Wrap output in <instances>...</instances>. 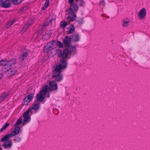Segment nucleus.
Wrapping results in <instances>:
<instances>
[{"instance_id": "1", "label": "nucleus", "mask_w": 150, "mask_h": 150, "mask_svg": "<svg viewBox=\"0 0 150 150\" xmlns=\"http://www.w3.org/2000/svg\"><path fill=\"white\" fill-rule=\"evenodd\" d=\"M48 89V86L47 85H45L42 88V91L38 93L36 96L37 99L35 101L36 103H37L38 101L40 102H42L44 100L45 96L44 94L47 92ZM40 103H37L34 104L32 107L30 108L32 109L33 110H38L40 108Z\"/></svg>"}, {"instance_id": "2", "label": "nucleus", "mask_w": 150, "mask_h": 150, "mask_svg": "<svg viewBox=\"0 0 150 150\" xmlns=\"http://www.w3.org/2000/svg\"><path fill=\"white\" fill-rule=\"evenodd\" d=\"M79 7L76 3L71 4L69 9L68 10L67 19L69 21H74L76 18V13L78 10Z\"/></svg>"}, {"instance_id": "3", "label": "nucleus", "mask_w": 150, "mask_h": 150, "mask_svg": "<svg viewBox=\"0 0 150 150\" xmlns=\"http://www.w3.org/2000/svg\"><path fill=\"white\" fill-rule=\"evenodd\" d=\"M62 71L56 68L52 71V76L55 81L59 82L63 79V75L61 74Z\"/></svg>"}, {"instance_id": "4", "label": "nucleus", "mask_w": 150, "mask_h": 150, "mask_svg": "<svg viewBox=\"0 0 150 150\" xmlns=\"http://www.w3.org/2000/svg\"><path fill=\"white\" fill-rule=\"evenodd\" d=\"M16 60L15 59H12L5 63L2 68V70L4 72H6L10 70L16 64Z\"/></svg>"}, {"instance_id": "5", "label": "nucleus", "mask_w": 150, "mask_h": 150, "mask_svg": "<svg viewBox=\"0 0 150 150\" xmlns=\"http://www.w3.org/2000/svg\"><path fill=\"white\" fill-rule=\"evenodd\" d=\"M20 128L18 126H16L11 132L10 134L6 135L2 138L1 141H7L10 138L13 137L17 134L19 132Z\"/></svg>"}, {"instance_id": "6", "label": "nucleus", "mask_w": 150, "mask_h": 150, "mask_svg": "<svg viewBox=\"0 0 150 150\" xmlns=\"http://www.w3.org/2000/svg\"><path fill=\"white\" fill-rule=\"evenodd\" d=\"M146 13V9L144 8H143L139 12L138 14V17L140 19L142 20L145 18Z\"/></svg>"}, {"instance_id": "7", "label": "nucleus", "mask_w": 150, "mask_h": 150, "mask_svg": "<svg viewBox=\"0 0 150 150\" xmlns=\"http://www.w3.org/2000/svg\"><path fill=\"white\" fill-rule=\"evenodd\" d=\"M34 94L33 93L27 96L23 100L22 104L23 105H28V103L30 101L33 99Z\"/></svg>"}, {"instance_id": "8", "label": "nucleus", "mask_w": 150, "mask_h": 150, "mask_svg": "<svg viewBox=\"0 0 150 150\" xmlns=\"http://www.w3.org/2000/svg\"><path fill=\"white\" fill-rule=\"evenodd\" d=\"M66 49L69 51V53L71 55H74L76 52V45H75L74 46H68Z\"/></svg>"}, {"instance_id": "9", "label": "nucleus", "mask_w": 150, "mask_h": 150, "mask_svg": "<svg viewBox=\"0 0 150 150\" xmlns=\"http://www.w3.org/2000/svg\"><path fill=\"white\" fill-rule=\"evenodd\" d=\"M9 0H0V6L1 7L7 8L11 6V3L9 2Z\"/></svg>"}, {"instance_id": "10", "label": "nucleus", "mask_w": 150, "mask_h": 150, "mask_svg": "<svg viewBox=\"0 0 150 150\" xmlns=\"http://www.w3.org/2000/svg\"><path fill=\"white\" fill-rule=\"evenodd\" d=\"M67 63L64 60H63L61 63L57 65L55 68L61 71V70L65 69L67 67Z\"/></svg>"}, {"instance_id": "11", "label": "nucleus", "mask_w": 150, "mask_h": 150, "mask_svg": "<svg viewBox=\"0 0 150 150\" xmlns=\"http://www.w3.org/2000/svg\"><path fill=\"white\" fill-rule=\"evenodd\" d=\"M49 87L50 89L55 91L57 89L58 86L56 81H51L49 83Z\"/></svg>"}, {"instance_id": "12", "label": "nucleus", "mask_w": 150, "mask_h": 150, "mask_svg": "<svg viewBox=\"0 0 150 150\" xmlns=\"http://www.w3.org/2000/svg\"><path fill=\"white\" fill-rule=\"evenodd\" d=\"M71 38L68 36H66L63 40L64 45L66 47H68L69 44L71 43Z\"/></svg>"}, {"instance_id": "13", "label": "nucleus", "mask_w": 150, "mask_h": 150, "mask_svg": "<svg viewBox=\"0 0 150 150\" xmlns=\"http://www.w3.org/2000/svg\"><path fill=\"white\" fill-rule=\"evenodd\" d=\"M12 144V141H5L2 145L5 149H9L11 147Z\"/></svg>"}, {"instance_id": "14", "label": "nucleus", "mask_w": 150, "mask_h": 150, "mask_svg": "<svg viewBox=\"0 0 150 150\" xmlns=\"http://www.w3.org/2000/svg\"><path fill=\"white\" fill-rule=\"evenodd\" d=\"M28 55V53L27 52H23L19 57V60L21 62H23L26 58Z\"/></svg>"}, {"instance_id": "15", "label": "nucleus", "mask_w": 150, "mask_h": 150, "mask_svg": "<svg viewBox=\"0 0 150 150\" xmlns=\"http://www.w3.org/2000/svg\"><path fill=\"white\" fill-rule=\"evenodd\" d=\"M69 54V53L68 50L66 48L64 49L62 54V58L63 59H65L67 57Z\"/></svg>"}, {"instance_id": "16", "label": "nucleus", "mask_w": 150, "mask_h": 150, "mask_svg": "<svg viewBox=\"0 0 150 150\" xmlns=\"http://www.w3.org/2000/svg\"><path fill=\"white\" fill-rule=\"evenodd\" d=\"M71 38L72 40L74 42H78L79 40V35L78 33L73 34Z\"/></svg>"}, {"instance_id": "17", "label": "nucleus", "mask_w": 150, "mask_h": 150, "mask_svg": "<svg viewBox=\"0 0 150 150\" xmlns=\"http://www.w3.org/2000/svg\"><path fill=\"white\" fill-rule=\"evenodd\" d=\"M8 95V93L4 92L0 96V103L4 100Z\"/></svg>"}, {"instance_id": "18", "label": "nucleus", "mask_w": 150, "mask_h": 150, "mask_svg": "<svg viewBox=\"0 0 150 150\" xmlns=\"http://www.w3.org/2000/svg\"><path fill=\"white\" fill-rule=\"evenodd\" d=\"M50 44H47L45 46L43 51L44 53H46L49 51L52 48L51 47V46H50Z\"/></svg>"}, {"instance_id": "19", "label": "nucleus", "mask_w": 150, "mask_h": 150, "mask_svg": "<svg viewBox=\"0 0 150 150\" xmlns=\"http://www.w3.org/2000/svg\"><path fill=\"white\" fill-rule=\"evenodd\" d=\"M122 26L123 27H127L129 24V21L127 18L123 19L122 20Z\"/></svg>"}, {"instance_id": "20", "label": "nucleus", "mask_w": 150, "mask_h": 150, "mask_svg": "<svg viewBox=\"0 0 150 150\" xmlns=\"http://www.w3.org/2000/svg\"><path fill=\"white\" fill-rule=\"evenodd\" d=\"M68 33L69 34L73 33L75 31V28L73 25H71L68 28Z\"/></svg>"}, {"instance_id": "21", "label": "nucleus", "mask_w": 150, "mask_h": 150, "mask_svg": "<svg viewBox=\"0 0 150 150\" xmlns=\"http://www.w3.org/2000/svg\"><path fill=\"white\" fill-rule=\"evenodd\" d=\"M67 25V22L65 21H63L61 22L60 26L61 28L64 29Z\"/></svg>"}, {"instance_id": "22", "label": "nucleus", "mask_w": 150, "mask_h": 150, "mask_svg": "<svg viewBox=\"0 0 150 150\" xmlns=\"http://www.w3.org/2000/svg\"><path fill=\"white\" fill-rule=\"evenodd\" d=\"M31 110V109L29 108L28 110L25 112L23 115V117H30L29 115V112Z\"/></svg>"}, {"instance_id": "23", "label": "nucleus", "mask_w": 150, "mask_h": 150, "mask_svg": "<svg viewBox=\"0 0 150 150\" xmlns=\"http://www.w3.org/2000/svg\"><path fill=\"white\" fill-rule=\"evenodd\" d=\"M22 1V0H12L11 2L14 4L17 5L21 3Z\"/></svg>"}, {"instance_id": "24", "label": "nucleus", "mask_w": 150, "mask_h": 150, "mask_svg": "<svg viewBox=\"0 0 150 150\" xmlns=\"http://www.w3.org/2000/svg\"><path fill=\"white\" fill-rule=\"evenodd\" d=\"M57 45L60 48H62L63 46V44L60 41H57Z\"/></svg>"}, {"instance_id": "25", "label": "nucleus", "mask_w": 150, "mask_h": 150, "mask_svg": "<svg viewBox=\"0 0 150 150\" xmlns=\"http://www.w3.org/2000/svg\"><path fill=\"white\" fill-rule=\"evenodd\" d=\"M29 118L30 117H24L23 119V125H24L25 123H26L27 122L29 121Z\"/></svg>"}, {"instance_id": "26", "label": "nucleus", "mask_w": 150, "mask_h": 150, "mask_svg": "<svg viewBox=\"0 0 150 150\" xmlns=\"http://www.w3.org/2000/svg\"><path fill=\"white\" fill-rule=\"evenodd\" d=\"M9 125V124L8 123H5L2 126V128L1 129L3 131L7 127H8Z\"/></svg>"}, {"instance_id": "27", "label": "nucleus", "mask_w": 150, "mask_h": 150, "mask_svg": "<svg viewBox=\"0 0 150 150\" xmlns=\"http://www.w3.org/2000/svg\"><path fill=\"white\" fill-rule=\"evenodd\" d=\"M22 122V119L21 118H19L17 121L15 126H18Z\"/></svg>"}, {"instance_id": "28", "label": "nucleus", "mask_w": 150, "mask_h": 150, "mask_svg": "<svg viewBox=\"0 0 150 150\" xmlns=\"http://www.w3.org/2000/svg\"><path fill=\"white\" fill-rule=\"evenodd\" d=\"M14 22H15L14 20H13L12 21H10V22H9L6 25V27H10V26H11V25H13V24Z\"/></svg>"}, {"instance_id": "29", "label": "nucleus", "mask_w": 150, "mask_h": 150, "mask_svg": "<svg viewBox=\"0 0 150 150\" xmlns=\"http://www.w3.org/2000/svg\"><path fill=\"white\" fill-rule=\"evenodd\" d=\"M57 51L58 54V56L59 57H61V56L62 57V51L59 50H57Z\"/></svg>"}, {"instance_id": "30", "label": "nucleus", "mask_w": 150, "mask_h": 150, "mask_svg": "<svg viewBox=\"0 0 150 150\" xmlns=\"http://www.w3.org/2000/svg\"><path fill=\"white\" fill-rule=\"evenodd\" d=\"M7 62L5 60H2L0 62V64L1 65H2L4 66V65L5 63L6 62Z\"/></svg>"}, {"instance_id": "31", "label": "nucleus", "mask_w": 150, "mask_h": 150, "mask_svg": "<svg viewBox=\"0 0 150 150\" xmlns=\"http://www.w3.org/2000/svg\"><path fill=\"white\" fill-rule=\"evenodd\" d=\"M31 25V24L30 23L28 22L24 25V27L26 29H28V28L30 27Z\"/></svg>"}, {"instance_id": "32", "label": "nucleus", "mask_w": 150, "mask_h": 150, "mask_svg": "<svg viewBox=\"0 0 150 150\" xmlns=\"http://www.w3.org/2000/svg\"><path fill=\"white\" fill-rule=\"evenodd\" d=\"M55 41H52L48 43L47 44H50V46H51V47L52 48L54 46V45L55 43Z\"/></svg>"}, {"instance_id": "33", "label": "nucleus", "mask_w": 150, "mask_h": 150, "mask_svg": "<svg viewBox=\"0 0 150 150\" xmlns=\"http://www.w3.org/2000/svg\"><path fill=\"white\" fill-rule=\"evenodd\" d=\"M85 4V2L83 0H79V5L80 6H81L83 4Z\"/></svg>"}, {"instance_id": "34", "label": "nucleus", "mask_w": 150, "mask_h": 150, "mask_svg": "<svg viewBox=\"0 0 150 150\" xmlns=\"http://www.w3.org/2000/svg\"><path fill=\"white\" fill-rule=\"evenodd\" d=\"M50 30L49 31H47V32L45 33V35H47L48 37H50L51 35L50 34Z\"/></svg>"}, {"instance_id": "35", "label": "nucleus", "mask_w": 150, "mask_h": 150, "mask_svg": "<svg viewBox=\"0 0 150 150\" xmlns=\"http://www.w3.org/2000/svg\"><path fill=\"white\" fill-rule=\"evenodd\" d=\"M99 4L100 5L104 6L105 5V1L104 0H102L100 1Z\"/></svg>"}, {"instance_id": "36", "label": "nucleus", "mask_w": 150, "mask_h": 150, "mask_svg": "<svg viewBox=\"0 0 150 150\" xmlns=\"http://www.w3.org/2000/svg\"><path fill=\"white\" fill-rule=\"evenodd\" d=\"M21 140L20 137L18 136H16L15 137L14 140V141H19Z\"/></svg>"}, {"instance_id": "37", "label": "nucleus", "mask_w": 150, "mask_h": 150, "mask_svg": "<svg viewBox=\"0 0 150 150\" xmlns=\"http://www.w3.org/2000/svg\"><path fill=\"white\" fill-rule=\"evenodd\" d=\"M49 24V22L48 21H47L43 24V26H46Z\"/></svg>"}, {"instance_id": "38", "label": "nucleus", "mask_w": 150, "mask_h": 150, "mask_svg": "<svg viewBox=\"0 0 150 150\" xmlns=\"http://www.w3.org/2000/svg\"><path fill=\"white\" fill-rule=\"evenodd\" d=\"M17 71L16 70H14L13 71H11V74H14L15 73L17 72Z\"/></svg>"}, {"instance_id": "39", "label": "nucleus", "mask_w": 150, "mask_h": 150, "mask_svg": "<svg viewBox=\"0 0 150 150\" xmlns=\"http://www.w3.org/2000/svg\"><path fill=\"white\" fill-rule=\"evenodd\" d=\"M27 29H26L25 27L24 26L23 28L21 31L23 32V33L25 31H26L27 30Z\"/></svg>"}, {"instance_id": "40", "label": "nucleus", "mask_w": 150, "mask_h": 150, "mask_svg": "<svg viewBox=\"0 0 150 150\" xmlns=\"http://www.w3.org/2000/svg\"><path fill=\"white\" fill-rule=\"evenodd\" d=\"M73 1L74 0H69V3L71 4H74V3H73Z\"/></svg>"}, {"instance_id": "41", "label": "nucleus", "mask_w": 150, "mask_h": 150, "mask_svg": "<svg viewBox=\"0 0 150 150\" xmlns=\"http://www.w3.org/2000/svg\"><path fill=\"white\" fill-rule=\"evenodd\" d=\"M77 21L79 22V24H82L83 23V19H81V21Z\"/></svg>"}, {"instance_id": "42", "label": "nucleus", "mask_w": 150, "mask_h": 150, "mask_svg": "<svg viewBox=\"0 0 150 150\" xmlns=\"http://www.w3.org/2000/svg\"><path fill=\"white\" fill-rule=\"evenodd\" d=\"M47 8V7L46 6H44L43 7H42V10H45Z\"/></svg>"}, {"instance_id": "43", "label": "nucleus", "mask_w": 150, "mask_h": 150, "mask_svg": "<svg viewBox=\"0 0 150 150\" xmlns=\"http://www.w3.org/2000/svg\"><path fill=\"white\" fill-rule=\"evenodd\" d=\"M3 74L2 73L0 74V79L2 78V77L3 76Z\"/></svg>"}, {"instance_id": "44", "label": "nucleus", "mask_w": 150, "mask_h": 150, "mask_svg": "<svg viewBox=\"0 0 150 150\" xmlns=\"http://www.w3.org/2000/svg\"><path fill=\"white\" fill-rule=\"evenodd\" d=\"M27 9V7L26 6L24 7L22 10V11H23V10H25Z\"/></svg>"}, {"instance_id": "45", "label": "nucleus", "mask_w": 150, "mask_h": 150, "mask_svg": "<svg viewBox=\"0 0 150 150\" xmlns=\"http://www.w3.org/2000/svg\"><path fill=\"white\" fill-rule=\"evenodd\" d=\"M46 96L48 98H49L50 97V94L49 93H48L46 94Z\"/></svg>"}, {"instance_id": "46", "label": "nucleus", "mask_w": 150, "mask_h": 150, "mask_svg": "<svg viewBox=\"0 0 150 150\" xmlns=\"http://www.w3.org/2000/svg\"><path fill=\"white\" fill-rule=\"evenodd\" d=\"M53 20V19H50V22H49V23H51Z\"/></svg>"}, {"instance_id": "47", "label": "nucleus", "mask_w": 150, "mask_h": 150, "mask_svg": "<svg viewBox=\"0 0 150 150\" xmlns=\"http://www.w3.org/2000/svg\"><path fill=\"white\" fill-rule=\"evenodd\" d=\"M0 150H3L2 148L1 147V146L0 144Z\"/></svg>"}, {"instance_id": "48", "label": "nucleus", "mask_w": 150, "mask_h": 150, "mask_svg": "<svg viewBox=\"0 0 150 150\" xmlns=\"http://www.w3.org/2000/svg\"><path fill=\"white\" fill-rule=\"evenodd\" d=\"M3 131H2V130L1 129H0V133H1V132H2Z\"/></svg>"}, {"instance_id": "49", "label": "nucleus", "mask_w": 150, "mask_h": 150, "mask_svg": "<svg viewBox=\"0 0 150 150\" xmlns=\"http://www.w3.org/2000/svg\"><path fill=\"white\" fill-rule=\"evenodd\" d=\"M136 64L137 65H138V64L136 62Z\"/></svg>"}]
</instances>
